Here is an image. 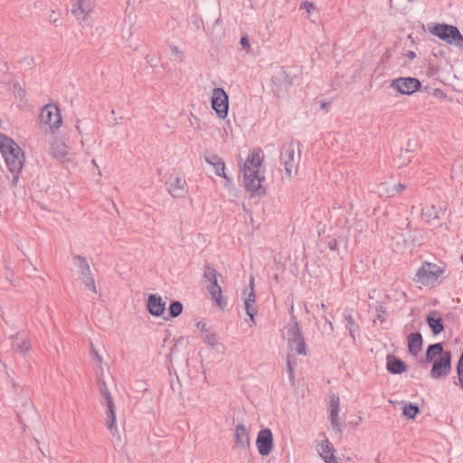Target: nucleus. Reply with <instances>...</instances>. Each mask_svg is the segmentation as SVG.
<instances>
[{"label":"nucleus","mask_w":463,"mask_h":463,"mask_svg":"<svg viewBox=\"0 0 463 463\" xmlns=\"http://www.w3.org/2000/svg\"><path fill=\"white\" fill-rule=\"evenodd\" d=\"M402 159V155L399 156H396L394 158L395 164L398 165L399 167L406 165L411 161V156H406L403 160Z\"/></svg>","instance_id":"nucleus-39"},{"label":"nucleus","mask_w":463,"mask_h":463,"mask_svg":"<svg viewBox=\"0 0 463 463\" xmlns=\"http://www.w3.org/2000/svg\"><path fill=\"white\" fill-rule=\"evenodd\" d=\"M183 304L178 300L171 301L168 307V315L175 318L179 317L183 312Z\"/></svg>","instance_id":"nucleus-29"},{"label":"nucleus","mask_w":463,"mask_h":463,"mask_svg":"<svg viewBox=\"0 0 463 463\" xmlns=\"http://www.w3.org/2000/svg\"><path fill=\"white\" fill-rule=\"evenodd\" d=\"M422 215H425L430 218L439 219L438 212L434 205H432L430 209L422 210Z\"/></svg>","instance_id":"nucleus-35"},{"label":"nucleus","mask_w":463,"mask_h":463,"mask_svg":"<svg viewBox=\"0 0 463 463\" xmlns=\"http://www.w3.org/2000/svg\"><path fill=\"white\" fill-rule=\"evenodd\" d=\"M338 241H339V240H337V239H331L327 242V247L331 250L336 251V250H338Z\"/></svg>","instance_id":"nucleus-41"},{"label":"nucleus","mask_w":463,"mask_h":463,"mask_svg":"<svg viewBox=\"0 0 463 463\" xmlns=\"http://www.w3.org/2000/svg\"><path fill=\"white\" fill-rule=\"evenodd\" d=\"M167 184L168 192L175 198H184L188 193L186 181L181 176L171 175Z\"/></svg>","instance_id":"nucleus-16"},{"label":"nucleus","mask_w":463,"mask_h":463,"mask_svg":"<svg viewBox=\"0 0 463 463\" xmlns=\"http://www.w3.org/2000/svg\"><path fill=\"white\" fill-rule=\"evenodd\" d=\"M0 153L7 168L13 174L12 184L15 185L24 164V153L11 137L2 133H0Z\"/></svg>","instance_id":"nucleus-2"},{"label":"nucleus","mask_w":463,"mask_h":463,"mask_svg":"<svg viewBox=\"0 0 463 463\" xmlns=\"http://www.w3.org/2000/svg\"><path fill=\"white\" fill-rule=\"evenodd\" d=\"M204 160L214 167V172L218 176L223 177L229 180L225 174V164L223 160L216 154L206 153L204 155Z\"/></svg>","instance_id":"nucleus-19"},{"label":"nucleus","mask_w":463,"mask_h":463,"mask_svg":"<svg viewBox=\"0 0 463 463\" xmlns=\"http://www.w3.org/2000/svg\"><path fill=\"white\" fill-rule=\"evenodd\" d=\"M234 438L237 447L244 449L250 447V441L244 424L240 423L236 426Z\"/></svg>","instance_id":"nucleus-24"},{"label":"nucleus","mask_w":463,"mask_h":463,"mask_svg":"<svg viewBox=\"0 0 463 463\" xmlns=\"http://www.w3.org/2000/svg\"><path fill=\"white\" fill-rule=\"evenodd\" d=\"M345 319L346 322V329L349 331L350 336L354 340V332L356 330V325L352 315V310L345 313Z\"/></svg>","instance_id":"nucleus-30"},{"label":"nucleus","mask_w":463,"mask_h":463,"mask_svg":"<svg viewBox=\"0 0 463 463\" xmlns=\"http://www.w3.org/2000/svg\"><path fill=\"white\" fill-rule=\"evenodd\" d=\"M320 446H321L322 452L325 454V455L321 454L322 458L325 457V456L334 455L333 454L334 449L331 446V444L328 441V439H326V440L322 441Z\"/></svg>","instance_id":"nucleus-33"},{"label":"nucleus","mask_w":463,"mask_h":463,"mask_svg":"<svg viewBox=\"0 0 463 463\" xmlns=\"http://www.w3.org/2000/svg\"><path fill=\"white\" fill-rule=\"evenodd\" d=\"M386 368L392 374H402L406 372V364L394 354H388L386 357Z\"/></svg>","instance_id":"nucleus-20"},{"label":"nucleus","mask_w":463,"mask_h":463,"mask_svg":"<svg viewBox=\"0 0 463 463\" xmlns=\"http://www.w3.org/2000/svg\"><path fill=\"white\" fill-rule=\"evenodd\" d=\"M416 146H417V144H416L415 141L411 140V139L408 140L407 146H406V148H405V153L409 154L411 152H413L416 149Z\"/></svg>","instance_id":"nucleus-40"},{"label":"nucleus","mask_w":463,"mask_h":463,"mask_svg":"<svg viewBox=\"0 0 463 463\" xmlns=\"http://www.w3.org/2000/svg\"><path fill=\"white\" fill-rule=\"evenodd\" d=\"M91 352L94 354L95 356H96V354H98V352L96 351V349L94 348L92 344H91Z\"/></svg>","instance_id":"nucleus-55"},{"label":"nucleus","mask_w":463,"mask_h":463,"mask_svg":"<svg viewBox=\"0 0 463 463\" xmlns=\"http://www.w3.org/2000/svg\"><path fill=\"white\" fill-rule=\"evenodd\" d=\"M195 326L201 330L202 333H203L204 335L209 332L206 328V324L202 322V321H199L196 323Z\"/></svg>","instance_id":"nucleus-44"},{"label":"nucleus","mask_w":463,"mask_h":463,"mask_svg":"<svg viewBox=\"0 0 463 463\" xmlns=\"http://www.w3.org/2000/svg\"><path fill=\"white\" fill-rule=\"evenodd\" d=\"M457 373H458L460 387L463 389V361H458Z\"/></svg>","instance_id":"nucleus-37"},{"label":"nucleus","mask_w":463,"mask_h":463,"mask_svg":"<svg viewBox=\"0 0 463 463\" xmlns=\"http://www.w3.org/2000/svg\"><path fill=\"white\" fill-rule=\"evenodd\" d=\"M50 21H51V22L55 23V22L57 21V19H56V18H54V16H52V15H51V16H50Z\"/></svg>","instance_id":"nucleus-59"},{"label":"nucleus","mask_w":463,"mask_h":463,"mask_svg":"<svg viewBox=\"0 0 463 463\" xmlns=\"http://www.w3.org/2000/svg\"><path fill=\"white\" fill-rule=\"evenodd\" d=\"M92 164H93V165H96V166H97V165H96V161H95V160H92Z\"/></svg>","instance_id":"nucleus-60"},{"label":"nucleus","mask_w":463,"mask_h":463,"mask_svg":"<svg viewBox=\"0 0 463 463\" xmlns=\"http://www.w3.org/2000/svg\"><path fill=\"white\" fill-rule=\"evenodd\" d=\"M320 307H321V309H323L324 311H326V306L324 303H321Z\"/></svg>","instance_id":"nucleus-57"},{"label":"nucleus","mask_w":463,"mask_h":463,"mask_svg":"<svg viewBox=\"0 0 463 463\" xmlns=\"http://www.w3.org/2000/svg\"><path fill=\"white\" fill-rule=\"evenodd\" d=\"M375 311L377 312L376 319L380 320L381 323L384 322L385 318L383 315L386 312L385 307L382 305H378L375 307Z\"/></svg>","instance_id":"nucleus-36"},{"label":"nucleus","mask_w":463,"mask_h":463,"mask_svg":"<svg viewBox=\"0 0 463 463\" xmlns=\"http://www.w3.org/2000/svg\"><path fill=\"white\" fill-rule=\"evenodd\" d=\"M100 392L105 400L106 406H107V427L110 430L111 434L113 436L118 433V430L115 428V422H116V411H115V405L112 400V396L110 392L108 390L107 384L105 382H102V383L99 386Z\"/></svg>","instance_id":"nucleus-12"},{"label":"nucleus","mask_w":463,"mask_h":463,"mask_svg":"<svg viewBox=\"0 0 463 463\" xmlns=\"http://www.w3.org/2000/svg\"><path fill=\"white\" fill-rule=\"evenodd\" d=\"M171 52L174 55H181L182 52L179 50V48L175 45L171 46Z\"/></svg>","instance_id":"nucleus-48"},{"label":"nucleus","mask_w":463,"mask_h":463,"mask_svg":"<svg viewBox=\"0 0 463 463\" xmlns=\"http://www.w3.org/2000/svg\"><path fill=\"white\" fill-rule=\"evenodd\" d=\"M339 409H340L339 398L333 396L330 401L329 419H330L331 424H332L334 430L336 431V433L341 434L342 430H341L340 425L337 420Z\"/></svg>","instance_id":"nucleus-25"},{"label":"nucleus","mask_w":463,"mask_h":463,"mask_svg":"<svg viewBox=\"0 0 463 463\" xmlns=\"http://www.w3.org/2000/svg\"><path fill=\"white\" fill-rule=\"evenodd\" d=\"M288 345L290 350L299 355L307 354V345L301 332L299 323L295 319L294 324L288 328Z\"/></svg>","instance_id":"nucleus-8"},{"label":"nucleus","mask_w":463,"mask_h":463,"mask_svg":"<svg viewBox=\"0 0 463 463\" xmlns=\"http://www.w3.org/2000/svg\"><path fill=\"white\" fill-rule=\"evenodd\" d=\"M298 78L297 70L280 68L271 78L272 90L277 97L284 96Z\"/></svg>","instance_id":"nucleus-4"},{"label":"nucleus","mask_w":463,"mask_h":463,"mask_svg":"<svg viewBox=\"0 0 463 463\" xmlns=\"http://www.w3.org/2000/svg\"><path fill=\"white\" fill-rule=\"evenodd\" d=\"M410 3V0H390V7L395 13H402L405 10Z\"/></svg>","instance_id":"nucleus-32"},{"label":"nucleus","mask_w":463,"mask_h":463,"mask_svg":"<svg viewBox=\"0 0 463 463\" xmlns=\"http://www.w3.org/2000/svg\"><path fill=\"white\" fill-rule=\"evenodd\" d=\"M287 366H288V374H289V381L292 383V384H294L293 366H292V364L289 359L288 360Z\"/></svg>","instance_id":"nucleus-43"},{"label":"nucleus","mask_w":463,"mask_h":463,"mask_svg":"<svg viewBox=\"0 0 463 463\" xmlns=\"http://www.w3.org/2000/svg\"><path fill=\"white\" fill-rule=\"evenodd\" d=\"M260 149H253L248 156L245 163L241 167L243 173L244 187L252 195H261L265 194L261 183L265 180L263 174L260 172L263 158Z\"/></svg>","instance_id":"nucleus-1"},{"label":"nucleus","mask_w":463,"mask_h":463,"mask_svg":"<svg viewBox=\"0 0 463 463\" xmlns=\"http://www.w3.org/2000/svg\"><path fill=\"white\" fill-rule=\"evenodd\" d=\"M221 274L217 270L206 263L204 266L203 278L209 282L207 290L211 295L212 300L221 308L223 309L227 306V299L222 297V290L218 284L217 278Z\"/></svg>","instance_id":"nucleus-5"},{"label":"nucleus","mask_w":463,"mask_h":463,"mask_svg":"<svg viewBox=\"0 0 463 463\" xmlns=\"http://www.w3.org/2000/svg\"><path fill=\"white\" fill-rule=\"evenodd\" d=\"M256 445L259 453L265 457L271 453L274 441H273V434L270 429L265 428L259 431L256 439Z\"/></svg>","instance_id":"nucleus-15"},{"label":"nucleus","mask_w":463,"mask_h":463,"mask_svg":"<svg viewBox=\"0 0 463 463\" xmlns=\"http://www.w3.org/2000/svg\"><path fill=\"white\" fill-rule=\"evenodd\" d=\"M461 261H462V263H463V255L461 256Z\"/></svg>","instance_id":"nucleus-61"},{"label":"nucleus","mask_w":463,"mask_h":463,"mask_svg":"<svg viewBox=\"0 0 463 463\" xmlns=\"http://www.w3.org/2000/svg\"><path fill=\"white\" fill-rule=\"evenodd\" d=\"M255 303V293H254V279L250 278V292L244 299V306L246 314L250 317L251 321L254 322V316L257 310L254 307Z\"/></svg>","instance_id":"nucleus-23"},{"label":"nucleus","mask_w":463,"mask_h":463,"mask_svg":"<svg viewBox=\"0 0 463 463\" xmlns=\"http://www.w3.org/2000/svg\"><path fill=\"white\" fill-rule=\"evenodd\" d=\"M185 342H186V341H185V339H184V337H179V338L175 341V345H173V347L171 348V352L173 353L174 351H175V350L177 349V346H178L179 345H183V344H184V343H185Z\"/></svg>","instance_id":"nucleus-45"},{"label":"nucleus","mask_w":463,"mask_h":463,"mask_svg":"<svg viewBox=\"0 0 463 463\" xmlns=\"http://www.w3.org/2000/svg\"><path fill=\"white\" fill-rule=\"evenodd\" d=\"M434 361V356L426 351L424 362L426 364H433Z\"/></svg>","instance_id":"nucleus-47"},{"label":"nucleus","mask_w":463,"mask_h":463,"mask_svg":"<svg viewBox=\"0 0 463 463\" xmlns=\"http://www.w3.org/2000/svg\"><path fill=\"white\" fill-rule=\"evenodd\" d=\"M74 264L79 269L80 279L86 286L87 288L94 293H97V287L95 285L94 277L90 271V267L85 257L81 255L73 256Z\"/></svg>","instance_id":"nucleus-9"},{"label":"nucleus","mask_w":463,"mask_h":463,"mask_svg":"<svg viewBox=\"0 0 463 463\" xmlns=\"http://www.w3.org/2000/svg\"><path fill=\"white\" fill-rule=\"evenodd\" d=\"M95 0H77L71 9L79 20H86L94 7Z\"/></svg>","instance_id":"nucleus-18"},{"label":"nucleus","mask_w":463,"mask_h":463,"mask_svg":"<svg viewBox=\"0 0 463 463\" xmlns=\"http://www.w3.org/2000/svg\"><path fill=\"white\" fill-rule=\"evenodd\" d=\"M409 353L416 356L422 349L423 339L420 332L411 333L407 336Z\"/></svg>","instance_id":"nucleus-22"},{"label":"nucleus","mask_w":463,"mask_h":463,"mask_svg":"<svg viewBox=\"0 0 463 463\" xmlns=\"http://www.w3.org/2000/svg\"><path fill=\"white\" fill-rule=\"evenodd\" d=\"M408 39L411 41V43L412 44H414V43H415V40H414V38L412 37V35H411V34L408 35Z\"/></svg>","instance_id":"nucleus-54"},{"label":"nucleus","mask_w":463,"mask_h":463,"mask_svg":"<svg viewBox=\"0 0 463 463\" xmlns=\"http://www.w3.org/2000/svg\"><path fill=\"white\" fill-rule=\"evenodd\" d=\"M324 318H325L326 323H328V325H329V326H330L331 330H333V325H332L331 321H330V320H328V319H327V317H325Z\"/></svg>","instance_id":"nucleus-53"},{"label":"nucleus","mask_w":463,"mask_h":463,"mask_svg":"<svg viewBox=\"0 0 463 463\" xmlns=\"http://www.w3.org/2000/svg\"><path fill=\"white\" fill-rule=\"evenodd\" d=\"M240 43H241L242 49H244V50H247V49L250 48V41H249L248 36H242L241 38Z\"/></svg>","instance_id":"nucleus-42"},{"label":"nucleus","mask_w":463,"mask_h":463,"mask_svg":"<svg viewBox=\"0 0 463 463\" xmlns=\"http://www.w3.org/2000/svg\"><path fill=\"white\" fill-rule=\"evenodd\" d=\"M146 308L150 315L160 317L165 310V303L160 296L150 294L146 299Z\"/></svg>","instance_id":"nucleus-17"},{"label":"nucleus","mask_w":463,"mask_h":463,"mask_svg":"<svg viewBox=\"0 0 463 463\" xmlns=\"http://www.w3.org/2000/svg\"><path fill=\"white\" fill-rule=\"evenodd\" d=\"M212 108L220 118H225L229 110V96L222 88H214L211 100Z\"/></svg>","instance_id":"nucleus-10"},{"label":"nucleus","mask_w":463,"mask_h":463,"mask_svg":"<svg viewBox=\"0 0 463 463\" xmlns=\"http://www.w3.org/2000/svg\"><path fill=\"white\" fill-rule=\"evenodd\" d=\"M391 87L402 95H411L420 90L421 82L413 77H400L391 82Z\"/></svg>","instance_id":"nucleus-11"},{"label":"nucleus","mask_w":463,"mask_h":463,"mask_svg":"<svg viewBox=\"0 0 463 463\" xmlns=\"http://www.w3.org/2000/svg\"><path fill=\"white\" fill-rule=\"evenodd\" d=\"M323 459H324L325 463H338L334 455L325 456V457H323Z\"/></svg>","instance_id":"nucleus-46"},{"label":"nucleus","mask_w":463,"mask_h":463,"mask_svg":"<svg viewBox=\"0 0 463 463\" xmlns=\"http://www.w3.org/2000/svg\"><path fill=\"white\" fill-rule=\"evenodd\" d=\"M51 154L54 158L62 160L67 155L65 144L60 141L52 142L51 144Z\"/></svg>","instance_id":"nucleus-26"},{"label":"nucleus","mask_w":463,"mask_h":463,"mask_svg":"<svg viewBox=\"0 0 463 463\" xmlns=\"http://www.w3.org/2000/svg\"><path fill=\"white\" fill-rule=\"evenodd\" d=\"M426 351L434 357L436 355H438V357H441L447 352L444 350L442 343L431 344L427 347Z\"/></svg>","instance_id":"nucleus-31"},{"label":"nucleus","mask_w":463,"mask_h":463,"mask_svg":"<svg viewBox=\"0 0 463 463\" xmlns=\"http://www.w3.org/2000/svg\"><path fill=\"white\" fill-rule=\"evenodd\" d=\"M300 158L299 144L295 145L294 142L285 144L280 152V163L285 167L288 177H292L293 172L298 170V165Z\"/></svg>","instance_id":"nucleus-7"},{"label":"nucleus","mask_w":463,"mask_h":463,"mask_svg":"<svg viewBox=\"0 0 463 463\" xmlns=\"http://www.w3.org/2000/svg\"><path fill=\"white\" fill-rule=\"evenodd\" d=\"M79 123H80V120H78V123H77V125H76V128H77V130H78L80 133H81V131H80V124H79Z\"/></svg>","instance_id":"nucleus-56"},{"label":"nucleus","mask_w":463,"mask_h":463,"mask_svg":"<svg viewBox=\"0 0 463 463\" xmlns=\"http://www.w3.org/2000/svg\"><path fill=\"white\" fill-rule=\"evenodd\" d=\"M443 273V268L435 263L424 261L418 269L414 281L425 287H434Z\"/></svg>","instance_id":"nucleus-6"},{"label":"nucleus","mask_w":463,"mask_h":463,"mask_svg":"<svg viewBox=\"0 0 463 463\" xmlns=\"http://www.w3.org/2000/svg\"><path fill=\"white\" fill-rule=\"evenodd\" d=\"M405 55L409 60H413L416 58V53L413 51H409Z\"/></svg>","instance_id":"nucleus-50"},{"label":"nucleus","mask_w":463,"mask_h":463,"mask_svg":"<svg viewBox=\"0 0 463 463\" xmlns=\"http://www.w3.org/2000/svg\"><path fill=\"white\" fill-rule=\"evenodd\" d=\"M329 105H330V103H328V102H322L321 109H326Z\"/></svg>","instance_id":"nucleus-51"},{"label":"nucleus","mask_w":463,"mask_h":463,"mask_svg":"<svg viewBox=\"0 0 463 463\" xmlns=\"http://www.w3.org/2000/svg\"><path fill=\"white\" fill-rule=\"evenodd\" d=\"M404 189H405V185L401 183H399L393 186V190H395L397 193H400Z\"/></svg>","instance_id":"nucleus-49"},{"label":"nucleus","mask_w":463,"mask_h":463,"mask_svg":"<svg viewBox=\"0 0 463 463\" xmlns=\"http://www.w3.org/2000/svg\"><path fill=\"white\" fill-rule=\"evenodd\" d=\"M426 322L430 328L431 329L432 334L435 335L440 334L444 330L442 318L440 317L439 313L437 310L430 311L426 317Z\"/></svg>","instance_id":"nucleus-21"},{"label":"nucleus","mask_w":463,"mask_h":463,"mask_svg":"<svg viewBox=\"0 0 463 463\" xmlns=\"http://www.w3.org/2000/svg\"><path fill=\"white\" fill-rule=\"evenodd\" d=\"M420 410L417 404L408 403L402 408V415L409 420H414Z\"/></svg>","instance_id":"nucleus-27"},{"label":"nucleus","mask_w":463,"mask_h":463,"mask_svg":"<svg viewBox=\"0 0 463 463\" xmlns=\"http://www.w3.org/2000/svg\"><path fill=\"white\" fill-rule=\"evenodd\" d=\"M205 343L209 345L211 347H215L219 345L218 339L215 335V334L207 332L205 334Z\"/></svg>","instance_id":"nucleus-34"},{"label":"nucleus","mask_w":463,"mask_h":463,"mask_svg":"<svg viewBox=\"0 0 463 463\" xmlns=\"http://www.w3.org/2000/svg\"><path fill=\"white\" fill-rule=\"evenodd\" d=\"M41 122L43 125H48L52 130L58 129L61 124V116L59 109L56 106L46 105L40 114Z\"/></svg>","instance_id":"nucleus-14"},{"label":"nucleus","mask_w":463,"mask_h":463,"mask_svg":"<svg viewBox=\"0 0 463 463\" xmlns=\"http://www.w3.org/2000/svg\"><path fill=\"white\" fill-rule=\"evenodd\" d=\"M451 371V353L447 351L441 357H438L432 364L430 375L433 379L446 378Z\"/></svg>","instance_id":"nucleus-13"},{"label":"nucleus","mask_w":463,"mask_h":463,"mask_svg":"<svg viewBox=\"0 0 463 463\" xmlns=\"http://www.w3.org/2000/svg\"><path fill=\"white\" fill-rule=\"evenodd\" d=\"M430 33L449 45L463 49V35L458 28L448 24H434Z\"/></svg>","instance_id":"nucleus-3"},{"label":"nucleus","mask_w":463,"mask_h":463,"mask_svg":"<svg viewBox=\"0 0 463 463\" xmlns=\"http://www.w3.org/2000/svg\"><path fill=\"white\" fill-rule=\"evenodd\" d=\"M50 21H51V22L55 23V22L57 21V19H56V18H54V16H52V15H51V16H50Z\"/></svg>","instance_id":"nucleus-58"},{"label":"nucleus","mask_w":463,"mask_h":463,"mask_svg":"<svg viewBox=\"0 0 463 463\" xmlns=\"http://www.w3.org/2000/svg\"><path fill=\"white\" fill-rule=\"evenodd\" d=\"M95 358L99 364L102 363V357L99 354H96Z\"/></svg>","instance_id":"nucleus-52"},{"label":"nucleus","mask_w":463,"mask_h":463,"mask_svg":"<svg viewBox=\"0 0 463 463\" xmlns=\"http://www.w3.org/2000/svg\"><path fill=\"white\" fill-rule=\"evenodd\" d=\"M13 347L19 351L21 354H25L31 349V345L27 340H21L18 342V334L12 336Z\"/></svg>","instance_id":"nucleus-28"},{"label":"nucleus","mask_w":463,"mask_h":463,"mask_svg":"<svg viewBox=\"0 0 463 463\" xmlns=\"http://www.w3.org/2000/svg\"><path fill=\"white\" fill-rule=\"evenodd\" d=\"M300 9H305L307 13L311 14L316 9V6L313 3L306 1L301 4Z\"/></svg>","instance_id":"nucleus-38"}]
</instances>
